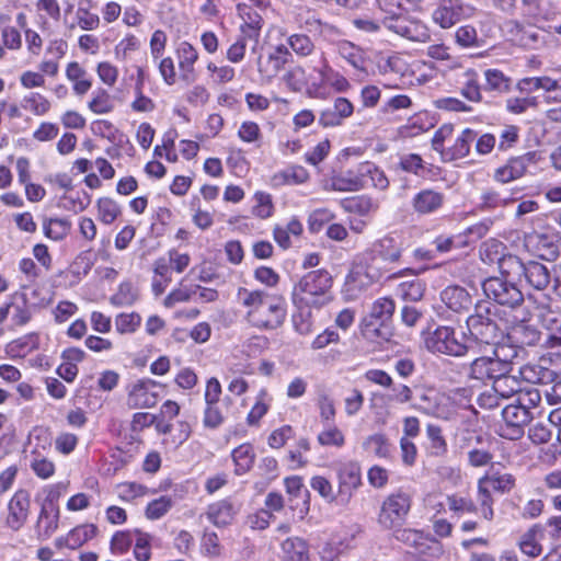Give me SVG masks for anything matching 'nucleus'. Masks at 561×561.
Returning a JSON list of instances; mask_svg holds the SVG:
<instances>
[{
	"mask_svg": "<svg viewBox=\"0 0 561 561\" xmlns=\"http://www.w3.org/2000/svg\"><path fill=\"white\" fill-rule=\"evenodd\" d=\"M237 300L245 309L247 322L255 329L273 331L285 322L287 306L283 296L240 287Z\"/></svg>",
	"mask_w": 561,
	"mask_h": 561,
	"instance_id": "obj_1",
	"label": "nucleus"
},
{
	"mask_svg": "<svg viewBox=\"0 0 561 561\" xmlns=\"http://www.w3.org/2000/svg\"><path fill=\"white\" fill-rule=\"evenodd\" d=\"M333 279L325 270L305 274L293 289V301L297 307H322L332 300Z\"/></svg>",
	"mask_w": 561,
	"mask_h": 561,
	"instance_id": "obj_2",
	"label": "nucleus"
},
{
	"mask_svg": "<svg viewBox=\"0 0 561 561\" xmlns=\"http://www.w3.org/2000/svg\"><path fill=\"white\" fill-rule=\"evenodd\" d=\"M517 356L514 347L496 345L491 354L477 356L469 364L468 377L481 382L494 381L513 370V359Z\"/></svg>",
	"mask_w": 561,
	"mask_h": 561,
	"instance_id": "obj_3",
	"label": "nucleus"
},
{
	"mask_svg": "<svg viewBox=\"0 0 561 561\" xmlns=\"http://www.w3.org/2000/svg\"><path fill=\"white\" fill-rule=\"evenodd\" d=\"M402 252V244L391 236L376 240L365 253L367 277L378 282L391 271L389 265L400 261Z\"/></svg>",
	"mask_w": 561,
	"mask_h": 561,
	"instance_id": "obj_4",
	"label": "nucleus"
},
{
	"mask_svg": "<svg viewBox=\"0 0 561 561\" xmlns=\"http://www.w3.org/2000/svg\"><path fill=\"white\" fill-rule=\"evenodd\" d=\"M466 324L471 341L492 347L500 345L502 330L496 322L494 307L490 302L477 304Z\"/></svg>",
	"mask_w": 561,
	"mask_h": 561,
	"instance_id": "obj_5",
	"label": "nucleus"
},
{
	"mask_svg": "<svg viewBox=\"0 0 561 561\" xmlns=\"http://www.w3.org/2000/svg\"><path fill=\"white\" fill-rule=\"evenodd\" d=\"M412 496L402 490L387 495L381 502L377 524L383 530L399 529L402 527L410 514Z\"/></svg>",
	"mask_w": 561,
	"mask_h": 561,
	"instance_id": "obj_6",
	"label": "nucleus"
},
{
	"mask_svg": "<svg viewBox=\"0 0 561 561\" xmlns=\"http://www.w3.org/2000/svg\"><path fill=\"white\" fill-rule=\"evenodd\" d=\"M409 0H377L378 7L385 14L382 24L393 33L419 41V25L405 16V3Z\"/></svg>",
	"mask_w": 561,
	"mask_h": 561,
	"instance_id": "obj_7",
	"label": "nucleus"
},
{
	"mask_svg": "<svg viewBox=\"0 0 561 561\" xmlns=\"http://www.w3.org/2000/svg\"><path fill=\"white\" fill-rule=\"evenodd\" d=\"M425 346L433 353L445 354L449 356L477 355L476 346L463 344L456 337L455 329L447 325L436 328L425 339Z\"/></svg>",
	"mask_w": 561,
	"mask_h": 561,
	"instance_id": "obj_8",
	"label": "nucleus"
},
{
	"mask_svg": "<svg viewBox=\"0 0 561 561\" xmlns=\"http://www.w3.org/2000/svg\"><path fill=\"white\" fill-rule=\"evenodd\" d=\"M482 289L489 299L511 308L518 307L524 301V295L512 279L492 276L482 283Z\"/></svg>",
	"mask_w": 561,
	"mask_h": 561,
	"instance_id": "obj_9",
	"label": "nucleus"
},
{
	"mask_svg": "<svg viewBox=\"0 0 561 561\" xmlns=\"http://www.w3.org/2000/svg\"><path fill=\"white\" fill-rule=\"evenodd\" d=\"M473 14L474 8L462 0H437L431 15L435 24L442 28H450Z\"/></svg>",
	"mask_w": 561,
	"mask_h": 561,
	"instance_id": "obj_10",
	"label": "nucleus"
},
{
	"mask_svg": "<svg viewBox=\"0 0 561 561\" xmlns=\"http://www.w3.org/2000/svg\"><path fill=\"white\" fill-rule=\"evenodd\" d=\"M291 61L293 53L285 44H278L273 46L266 56H259L256 60L257 72L262 80L271 82Z\"/></svg>",
	"mask_w": 561,
	"mask_h": 561,
	"instance_id": "obj_11",
	"label": "nucleus"
},
{
	"mask_svg": "<svg viewBox=\"0 0 561 561\" xmlns=\"http://www.w3.org/2000/svg\"><path fill=\"white\" fill-rule=\"evenodd\" d=\"M551 262L541 263L539 261H529L525 264L524 277L535 290L543 291L554 279V266Z\"/></svg>",
	"mask_w": 561,
	"mask_h": 561,
	"instance_id": "obj_12",
	"label": "nucleus"
},
{
	"mask_svg": "<svg viewBox=\"0 0 561 561\" xmlns=\"http://www.w3.org/2000/svg\"><path fill=\"white\" fill-rule=\"evenodd\" d=\"M157 382L151 379H139L130 386L127 397V404L131 409L152 408L158 402V394L154 391Z\"/></svg>",
	"mask_w": 561,
	"mask_h": 561,
	"instance_id": "obj_13",
	"label": "nucleus"
},
{
	"mask_svg": "<svg viewBox=\"0 0 561 561\" xmlns=\"http://www.w3.org/2000/svg\"><path fill=\"white\" fill-rule=\"evenodd\" d=\"M30 494L25 490H19L14 493L8 504V516L5 525L14 530H20L27 520L30 511Z\"/></svg>",
	"mask_w": 561,
	"mask_h": 561,
	"instance_id": "obj_14",
	"label": "nucleus"
},
{
	"mask_svg": "<svg viewBox=\"0 0 561 561\" xmlns=\"http://www.w3.org/2000/svg\"><path fill=\"white\" fill-rule=\"evenodd\" d=\"M447 399L434 390H426L420 394L417 401L412 404V408L431 416L443 420L450 417V411L444 403Z\"/></svg>",
	"mask_w": 561,
	"mask_h": 561,
	"instance_id": "obj_15",
	"label": "nucleus"
},
{
	"mask_svg": "<svg viewBox=\"0 0 561 561\" xmlns=\"http://www.w3.org/2000/svg\"><path fill=\"white\" fill-rule=\"evenodd\" d=\"M354 106L346 98H336L331 107L324 108L319 115V124L327 127L341 126L345 118L353 115Z\"/></svg>",
	"mask_w": 561,
	"mask_h": 561,
	"instance_id": "obj_16",
	"label": "nucleus"
},
{
	"mask_svg": "<svg viewBox=\"0 0 561 561\" xmlns=\"http://www.w3.org/2000/svg\"><path fill=\"white\" fill-rule=\"evenodd\" d=\"M339 494L337 497L343 503H347L352 496L354 490H356L360 483V469L357 463L348 462L345 463L339 471Z\"/></svg>",
	"mask_w": 561,
	"mask_h": 561,
	"instance_id": "obj_17",
	"label": "nucleus"
},
{
	"mask_svg": "<svg viewBox=\"0 0 561 561\" xmlns=\"http://www.w3.org/2000/svg\"><path fill=\"white\" fill-rule=\"evenodd\" d=\"M59 508L58 506L42 505L35 531L38 540L45 541L49 539L58 529Z\"/></svg>",
	"mask_w": 561,
	"mask_h": 561,
	"instance_id": "obj_18",
	"label": "nucleus"
},
{
	"mask_svg": "<svg viewBox=\"0 0 561 561\" xmlns=\"http://www.w3.org/2000/svg\"><path fill=\"white\" fill-rule=\"evenodd\" d=\"M440 299L448 309L458 313L468 311L472 306L469 291L458 285L447 286L440 293Z\"/></svg>",
	"mask_w": 561,
	"mask_h": 561,
	"instance_id": "obj_19",
	"label": "nucleus"
},
{
	"mask_svg": "<svg viewBox=\"0 0 561 561\" xmlns=\"http://www.w3.org/2000/svg\"><path fill=\"white\" fill-rule=\"evenodd\" d=\"M325 190H333L339 192H356L366 187V179L362 176L360 165L357 172H347L345 174L336 175L324 182Z\"/></svg>",
	"mask_w": 561,
	"mask_h": 561,
	"instance_id": "obj_20",
	"label": "nucleus"
},
{
	"mask_svg": "<svg viewBox=\"0 0 561 561\" xmlns=\"http://www.w3.org/2000/svg\"><path fill=\"white\" fill-rule=\"evenodd\" d=\"M444 194L434 190H422L412 199V207L420 215L438 210L444 204Z\"/></svg>",
	"mask_w": 561,
	"mask_h": 561,
	"instance_id": "obj_21",
	"label": "nucleus"
},
{
	"mask_svg": "<svg viewBox=\"0 0 561 561\" xmlns=\"http://www.w3.org/2000/svg\"><path fill=\"white\" fill-rule=\"evenodd\" d=\"M238 12L243 20V24L240 27L241 33L248 36L249 39L256 41L263 26V19L261 14L245 3L238 4Z\"/></svg>",
	"mask_w": 561,
	"mask_h": 561,
	"instance_id": "obj_22",
	"label": "nucleus"
},
{
	"mask_svg": "<svg viewBox=\"0 0 561 561\" xmlns=\"http://www.w3.org/2000/svg\"><path fill=\"white\" fill-rule=\"evenodd\" d=\"M477 138V133L471 128L463 129L460 135L455 139L451 147L446 148L443 153L444 161H454L462 159L468 156L472 142Z\"/></svg>",
	"mask_w": 561,
	"mask_h": 561,
	"instance_id": "obj_23",
	"label": "nucleus"
},
{
	"mask_svg": "<svg viewBox=\"0 0 561 561\" xmlns=\"http://www.w3.org/2000/svg\"><path fill=\"white\" fill-rule=\"evenodd\" d=\"M522 379L529 383L549 385L554 381L557 374L554 370L543 367L540 364L528 363L519 368Z\"/></svg>",
	"mask_w": 561,
	"mask_h": 561,
	"instance_id": "obj_24",
	"label": "nucleus"
},
{
	"mask_svg": "<svg viewBox=\"0 0 561 561\" xmlns=\"http://www.w3.org/2000/svg\"><path fill=\"white\" fill-rule=\"evenodd\" d=\"M508 337L520 346H535L540 341L541 332L536 325L522 321L511 329Z\"/></svg>",
	"mask_w": 561,
	"mask_h": 561,
	"instance_id": "obj_25",
	"label": "nucleus"
},
{
	"mask_svg": "<svg viewBox=\"0 0 561 561\" xmlns=\"http://www.w3.org/2000/svg\"><path fill=\"white\" fill-rule=\"evenodd\" d=\"M237 514V508L229 500L218 501L208 506L207 517L216 526L229 525Z\"/></svg>",
	"mask_w": 561,
	"mask_h": 561,
	"instance_id": "obj_26",
	"label": "nucleus"
},
{
	"mask_svg": "<svg viewBox=\"0 0 561 561\" xmlns=\"http://www.w3.org/2000/svg\"><path fill=\"white\" fill-rule=\"evenodd\" d=\"M517 88L520 92L527 93L536 90L553 92L556 90H561V77L558 79H552L548 76L523 78L518 81Z\"/></svg>",
	"mask_w": 561,
	"mask_h": 561,
	"instance_id": "obj_27",
	"label": "nucleus"
},
{
	"mask_svg": "<svg viewBox=\"0 0 561 561\" xmlns=\"http://www.w3.org/2000/svg\"><path fill=\"white\" fill-rule=\"evenodd\" d=\"M283 561H308V545L299 537H290L282 543Z\"/></svg>",
	"mask_w": 561,
	"mask_h": 561,
	"instance_id": "obj_28",
	"label": "nucleus"
},
{
	"mask_svg": "<svg viewBox=\"0 0 561 561\" xmlns=\"http://www.w3.org/2000/svg\"><path fill=\"white\" fill-rule=\"evenodd\" d=\"M179 67L182 70V77L188 79L194 71V64L198 59L196 48L188 42H182L176 49Z\"/></svg>",
	"mask_w": 561,
	"mask_h": 561,
	"instance_id": "obj_29",
	"label": "nucleus"
},
{
	"mask_svg": "<svg viewBox=\"0 0 561 561\" xmlns=\"http://www.w3.org/2000/svg\"><path fill=\"white\" fill-rule=\"evenodd\" d=\"M231 457L236 466V474L241 476L252 468L255 453L251 444H242L232 450Z\"/></svg>",
	"mask_w": 561,
	"mask_h": 561,
	"instance_id": "obj_30",
	"label": "nucleus"
},
{
	"mask_svg": "<svg viewBox=\"0 0 561 561\" xmlns=\"http://www.w3.org/2000/svg\"><path fill=\"white\" fill-rule=\"evenodd\" d=\"M319 77L327 80V84L333 88L336 92H346L351 88L348 80L337 71H334L328 64L325 57H322V62L319 68H316Z\"/></svg>",
	"mask_w": 561,
	"mask_h": 561,
	"instance_id": "obj_31",
	"label": "nucleus"
},
{
	"mask_svg": "<svg viewBox=\"0 0 561 561\" xmlns=\"http://www.w3.org/2000/svg\"><path fill=\"white\" fill-rule=\"evenodd\" d=\"M339 55L346 60L353 68L365 70L366 59L362 48L348 41L337 43Z\"/></svg>",
	"mask_w": 561,
	"mask_h": 561,
	"instance_id": "obj_32",
	"label": "nucleus"
},
{
	"mask_svg": "<svg viewBox=\"0 0 561 561\" xmlns=\"http://www.w3.org/2000/svg\"><path fill=\"white\" fill-rule=\"evenodd\" d=\"M231 403L232 400L229 397H225L221 404L220 402L206 403L203 419L204 426L210 430L219 427L225 421L222 405L228 407Z\"/></svg>",
	"mask_w": 561,
	"mask_h": 561,
	"instance_id": "obj_33",
	"label": "nucleus"
},
{
	"mask_svg": "<svg viewBox=\"0 0 561 561\" xmlns=\"http://www.w3.org/2000/svg\"><path fill=\"white\" fill-rule=\"evenodd\" d=\"M38 344L37 334L31 333L10 342L7 346V352L13 357H24L37 350Z\"/></svg>",
	"mask_w": 561,
	"mask_h": 561,
	"instance_id": "obj_34",
	"label": "nucleus"
},
{
	"mask_svg": "<svg viewBox=\"0 0 561 561\" xmlns=\"http://www.w3.org/2000/svg\"><path fill=\"white\" fill-rule=\"evenodd\" d=\"M525 264L516 255L505 253L497 264L501 273L500 277L515 280V278L524 274Z\"/></svg>",
	"mask_w": 561,
	"mask_h": 561,
	"instance_id": "obj_35",
	"label": "nucleus"
},
{
	"mask_svg": "<svg viewBox=\"0 0 561 561\" xmlns=\"http://www.w3.org/2000/svg\"><path fill=\"white\" fill-rule=\"evenodd\" d=\"M363 448L378 458H388L390 456L389 439L381 433H376L366 437L363 442Z\"/></svg>",
	"mask_w": 561,
	"mask_h": 561,
	"instance_id": "obj_36",
	"label": "nucleus"
},
{
	"mask_svg": "<svg viewBox=\"0 0 561 561\" xmlns=\"http://www.w3.org/2000/svg\"><path fill=\"white\" fill-rule=\"evenodd\" d=\"M485 84L484 89L497 93H507L511 90L512 80L501 70L488 69L484 71Z\"/></svg>",
	"mask_w": 561,
	"mask_h": 561,
	"instance_id": "obj_37",
	"label": "nucleus"
},
{
	"mask_svg": "<svg viewBox=\"0 0 561 561\" xmlns=\"http://www.w3.org/2000/svg\"><path fill=\"white\" fill-rule=\"evenodd\" d=\"M533 416L531 411L524 410L515 401L506 405L502 411L504 423L510 425H526Z\"/></svg>",
	"mask_w": 561,
	"mask_h": 561,
	"instance_id": "obj_38",
	"label": "nucleus"
},
{
	"mask_svg": "<svg viewBox=\"0 0 561 561\" xmlns=\"http://www.w3.org/2000/svg\"><path fill=\"white\" fill-rule=\"evenodd\" d=\"M360 173L366 179V186L369 184L379 190H386L389 181L383 171L379 170L374 163L365 162L360 164Z\"/></svg>",
	"mask_w": 561,
	"mask_h": 561,
	"instance_id": "obj_39",
	"label": "nucleus"
},
{
	"mask_svg": "<svg viewBox=\"0 0 561 561\" xmlns=\"http://www.w3.org/2000/svg\"><path fill=\"white\" fill-rule=\"evenodd\" d=\"M394 309L396 304L391 298H379L373 304L368 319L381 323L387 322L393 316Z\"/></svg>",
	"mask_w": 561,
	"mask_h": 561,
	"instance_id": "obj_40",
	"label": "nucleus"
},
{
	"mask_svg": "<svg viewBox=\"0 0 561 561\" xmlns=\"http://www.w3.org/2000/svg\"><path fill=\"white\" fill-rule=\"evenodd\" d=\"M541 529L539 526H533L528 529L519 540V548L523 553L529 557H538L541 551V545L538 542V535H540Z\"/></svg>",
	"mask_w": 561,
	"mask_h": 561,
	"instance_id": "obj_41",
	"label": "nucleus"
},
{
	"mask_svg": "<svg viewBox=\"0 0 561 561\" xmlns=\"http://www.w3.org/2000/svg\"><path fill=\"white\" fill-rule=\"evenodd\" d=\"M492 389L501 398H511L517 397L518 391H520V385L514 376L504 374V376L496 378L492 382Z\"/></svg>",
	"mask_w": 561,
	"mask_h": 561,
	"instance_id": "obj_42",
	"label": "nucleus"
},
{
	"mask_svg": "<svg viewBox=\"0 0 561 561\" xmlns=\"http://www.w3.org/2000/svg\"><path fill=\"white\" fill-rule=\"evenodd\" d=\"M9 307L11 312V320L15 325H24L31 320V306L27 304V299L24 294L9 304Z\"/></svg>",
	"mask_w": 561,
	"mask_h": 561,
	"instance_id": "obj_43",
	"label": "nucleus"
},
{
	"mask_svg": "<svg viewBox=\"0 0 561 561\" xmlns=\"http://www.w3.org/2000/svg\"><path fill=\"white\" fill-rule=\"evenodd\" d=\"M506 247L495 239L485 241L480 249L481 260L486 264H499L505 254Z\"/></svg>",
	"mask_w": 561,
	"mask_h": 561,
	"instance_id": "obj_44",
	"label": "nucleus"
},
{
	"mask_svg": "<svg viewBox=\"0 0 561 561\" xmlns=\"http://www.w3.org/2000/svg\"><path fill=\"white\" fill-rule=\"evenodd\" d=\"M43 228L47 238L59 241L68 234L70 222L64 218H50L44 221Z\"/></svg>",
	"mask_w": 561,
	"mask_h": 561,
	"instance_id": "obj_45",
	"label": "nucleus"
},
{
	"mask_svg": "<svg viewBox=\"0 0 561 561\" xmlns=\"http://www.w3.org/2000/svg\"><path fill=\"white\" fill-rule=\"evenodd\" d=\"M480 481L492 492L494 491L500 493L510 492L515 484V479L510 473L483 477Z\"/></svg>",
	"mask_w": 561,
	"mask_h": 561,
	"instance_id": "obj_46",
	"label": "nucleus"
},
{
	"mask_svg": "<svg viewBox=\"0 0 561 561\" xmlns=\"http://www.w3.org/2000/svg\"><path fill=\"white\" fill-rule=\"evenodd\" d=\"M538 318L545 329L561 334V312L552 310L549 305L538 307Z\"/></svg>",
	"mask_w": 561,
	"mask_h": 561,
	"instance_id": "obj_47",
	"label": "nucleus"
},
{
	"mask_svg": "<svg viewBox=\"0 0 561 561\" xmlns=\"http://www.w3.org/2000/svg\"><path fill=\"white\" fill-rule=\"evenodd\" d=\"M425 284L419 278L403 282L398 287L400 297L404 300L419 301L423 298Z\"/></svg>",
	"mask_w": 561,
	"mask_h": 561,
	"instance_id": "obj_48",
	"label": "nucleus"
},
{
	"mask_svg": "<svg viewBox=\"0 0 561 561\" xmlns=\"http://www.w3.org/2000/svg\"><path fill=\"white\" fill-rule=\"evenodd\" d=\"M283 82L293 92H302L306 87V70L301 66H294L282 77Z\"/></svg>",
	"mask_w": 561,
	"mask_h": 561,
	"instance_id": "obj_49",
	"label": "nucleus"
},
{
	"mask_svg": "<svg viewBox=\"0 0 561 561\" xmlns=\"http://www.w3.org/2000/svg\"><path fill=\"white\" fill-rule=\"evenodd\" d=\"M289 48L299 57L310 56L316 46L311 38L306 34H291L287 38Z\"/></svg>",
	"mask_w": 561,
	"mask_h": 561,
	"instance_id": "obj_50",
	"label": "nucleus"
},
{
	"mask_svg": "<svg viewBox=\"0 0 561 561\" xmlns=\"http://www.w3.org/2000/svg\"><path fill=\"white\" fill-rule=\"evenodd\" d=\"M96 526L93 524H85L75 527L68 533L70 539V549H77L92 539L96 534Z\"/></svg>",
	"mask_w": 561,
	"mask_h": 561,
	"instance_id": "obj_51",
	"label": "nucleus"
},
{
	"mask_svg": "<svg viewBox=\"0 0 561 561\" xmlns=\"http://www.w3.org/2000/svg\"><path fill=\"white\" fill-rule=\"evenodd\" d=\"M22 107L35 115H44L50 110V102L39 93H31L23 98Z\"/></svg>",
	"mask_w": 561,
	"mask_h": 561,
	"instance_id": "obj_52",
	"label": "nucleus"
},
{
	"mask_svg": "<svg viewBox=\"0 0 561 561\" xmlns=\"http://www.w3.org/2000/svg\"><path fill=\"white\" fill-rule=\"evenodd\" d=\"M318 443L321 446H334L341 448L345 444V436L335 425H330L318 434Z\"/></svg>",
	"mask_w": 561,
	"mask_h": 561,
	"instance_id": "obj_53",
	"label": "nucleus"
},
{
	"mask_svg": "<svg viewBox=\"0 0 561 561\" xmlns=\"http://www.w3.org/2000/svg\"><path fill=\"white\" fill-rule=\"evenodd\" d=\"M393 530L396 531V538L399 541L404 542L408 546L415 547L421 553H425V549H423L425 545L422 542L424 539L422 531L402 527Z\"/></svg>",
	"mask_w": 561,
	"mask_h": 561,
	"instance_id": "obj_54",
	"label": "nucleus"
},
{
	"mask_svg": "<svg viewBox=\"0 0 561 561\" xmlns=\"http://www.w3.org/2000/svg\"><path fill=\"white\" fill-rule=\"evenodd\" d=\"M98 210L99 219L106 225L112 224L121 213L118 205L107 197L98 201Z\"/></svg>",
	"mask_w": 561,
	"mask_h": 561,
	"instance_id": "obj_55",
	"label": "nucleus"
},
{
	"mask_svg": "<svg viewBox=\"0 0 561 561\" xmlns=\"http://www.w3.org/2000/svg\"><path fill=\"white\" fill-rule=\"evenodd\" d=\"M524 410L531 411L536 409L541 401V393L536 388H526L518 391L517 397L514 400Z\"/></svg>",
	"mask_w": 561,
	"mask_h": 561,
	"instance_id": "obj_56",
	"label": "nucleus"
},
{
	"mask_svg": "<svg viewBox=\"0 0 561 561\" xmlns=\"http://www.w3.org/2000/svg\"><path fill=\"white\" fill-rule=\"evenodd\" d=\"M141 317L136 313H121L115 318V328L121 334L133 333L140 325Z\"/></svg>",
	"mask_w": 561,
	"mask_h": 561,
	"instance_id": "obj_57",
	"label": "nucleus"
},
{
	"mask_svg": "<svg viewBox=\"0 0 561 561\" xmlns=\"http://www.w3.org/2000/svg\"><path fill=\"white\" fill-rule=\"evenodd\" d=\"M362 332L369 340L380 337L387 341L390 335L386 322L381 323L369 319L364 320Z\"/></svg>",
	"mask_w": 561,
	"mask_h": 561,
	"instance_id": "obj_58",
	"label": "nucleus"
},
{
	"mask_svg": "<svg viewBox=\"0 0 561 561\" xmlns=\"http://www.w3.org/2000/svg\"><path fill=\"white\" fill-rule=\"evenodd\" d=\"M427 437L431 440V450L435 456H442L447 450V444L445 438L442 435V430L439 426L428 424L426 427Z\"/></svg>",
	"mask_w": 561,
	"mask_h": 561,
	"instance_id": "obj_59",
	"label": "nucleus"
},
{
	"mask_svg": "<svg viewBox=\"0 0 561 561\" xmlns=\"http://www.w3.org/2000/svg\"><path fill=\"white\" fill-rule=\"evenodd\" d=\"M492 491L489 490L482 482L479 480L478 482V502L481 506L482 516L486 520H492L494 517L493 511V499L491 495Z\"/></svg>",
	"mask_w": 561,
	"mask_h": 561,
	"instance_id": "obj_60",
	"label": "nucleus"
},
{
	"mask_svg": "<svg viewBox=\"0 0 561 561\" xmlns=\"http://www.w3.org/2000/svg\"><path fill=\"white\" fill-rule=\"evenodd\" d=\"M172 500L169 496H161L151 501L146 507V516L149 519L162 517L172 507Z\"/></svg>",
	"mask_w": 561,
	"mask_h": 561,
	"instance_id": "obj_61",
	"label": "nucleus"
},
{
	"mask_svg": "<svg viewBox=\"0 0 561 561\" xmlns=\"http://www.w3.org/2000/svg\"><path fill=\"white\" fill-rule=\"evenodd\" d=\"M293 324L296 332L301 335H308L312 332V316L309 307L293 314Z\"/></svg>",
	"mask_w": 561,
	"mask_h": 561,
	"instance_id": "obj_62",
	"label": "nucleus"
},
{
	"mask_svg": "<svg viewBox=\"0 0 561 561\" xmlns=\"http://www.w3.org/2000/svg\"><path fill=\"white\" fill-rule=\"evenodd\" d=\"M89 108L95 114H106L113 110L110 94L105 90H99L89 102Z\"/></svg>",
	"mask_w": 561,
	"mask_h": 561,
	"instance_id": "obj_63",
	"label": "nucleus"
},
{
	"mask_svg": "<svg viewBox=\"0 0 561 561\" xmlns=\"http://www.w3.org/2000/svg\"><path fill=\"white\" fill-rule=\"evenodd\" d=\"M137 299V294L130 283H123L118 290L111 297V302L115 306L131 305Z\"/></svg>",
	"mask_w": 561,
	"mask_h": 561,
	"instance_id": "obj_64",
	"label": "nucleus"
}]
</instances>
